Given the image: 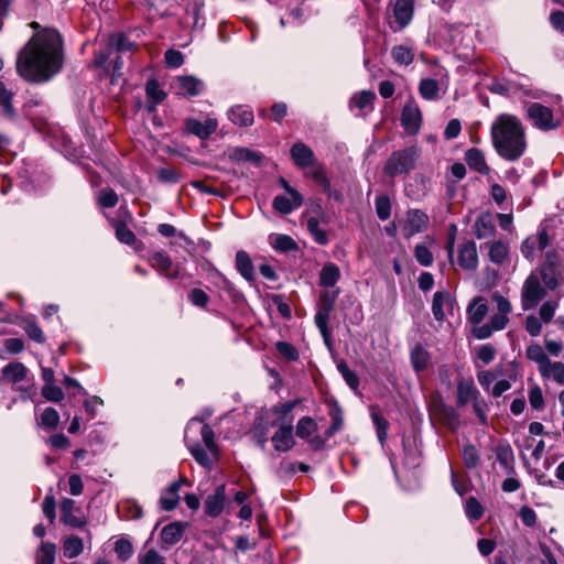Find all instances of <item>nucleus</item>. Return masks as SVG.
<instances>
[{
  "label": "nucleus",
  "instance_id": "nucleus-1",
  "mask_svg": "<svg viewBox=\"0 0 564 564\" xmlns=\"http://www.w3.org/2000/svg\"><path fill=\"white\" fill-rule=\"evenodd\" d=\"M63 66V42L54 29L35 33L20 52L17 70L32 83H43L57 74Z\"/></svg>",
  "mask_w": 564,
  "mask_h": 564
},
{
  "label": "nucleus",
  "instance_id": "nucleus-2",
  "mask_svg": "<svg viewBox=\"0 0 564 564\" xmlns=\"http://www.w3.org/2000/svg\"><path fill=\"white\" fill-rule=\"evenodd\" d=\"M490 138L497 154L509 162L522 158L528 148L525 127L511 113H501L492 121Z\"/></svg>",
  "mask_w": 564,
  "mask_h": 564
},
{
  "label": "nucleus",
  "instance_id": "nucleus-3",
  "mask_svg": "<svg viewBox=\"0 0 564 564\" xmlns=\"http://www.w3.org/2000/svg\"><path fill=\"white\" fill-rule=\"evenodd\" d=\"M338 295V289L333 291H323L319 295L318 307L314 317L315 324L321 332L324 343L329 349L332 348V335L328 328V321Z\"/></svg>",
  "mask_w": 564,
  "mask_h": 564
},
{
  "label": "nucleus",
  "instance_id": "nucleus-4",
  "mask_svg": "<svg viewBox=\"0 0 564 564\" xmlns=\"http://www.w3.org/2000/svg\"><path fill=\"white\" fill-rule=\"evenodd\" d=\"M419 150L415 147H409L394 151L387 160L383 172L390 177L408 174L416 164Z\"/></svg>",
  "mask_w": 564,
  "mask_h": 564
},
{
  "label": "nucleus",
  "instance_id": "nucleus-5",
  "mask_svg": "<svg viewBox=\"0 0 564 564\" xmlns=\"http://www.w3.org/2000/svg\"><path fill=\"white\" fill-rule=\"evenodd\" d=\"M546 296V289L540 281L538 273L532 272L524 280L521 288V307L531 311Z\"/></svg>",
  "mask_w": 564,
  "mask_h": 564
},
{
  "label": "nucleus",
  "instance_id": "nucleus-6",
  "mask_svg": "<svg viewBox=\"0 0 564 564\" xmlns=\"http://www.w3.org/2000/svg\"><path fill=\"white\" fill-rule=\"evenodd\" d=\"M527 117L535 128L542 131H551L560 126L552 109L540 102H532L527 107Z\"/></svg>",
  "mask_w": 564,
  "mask_h": 564
},
{
  "label": "nucleus",
  "instance_id": "nucleus-7",
  "mask_svg": "<svg viewBox=\"0 0 564 564\" xmlns=\"http://www.w3.org/2000/svg\"><path fill=\"white\" fill-rule=\"evenodd\" d=\"M273 425L278 426V430L271 437V442L273 447L278 452H288L292 449L295 445V440L293 436V420L289 419V421L273 422Z\"/></svg>",
  "mask_w": 564,
  "mask_h": 564
},
{
  "label": "nucleus",
  "instance_id": "nucleus-8",
  "mask_svg": "<svg viewBox=\"0 0 564 564\" xmlns=\"http://www.w3.org/2000/svg\"><path fill=\"white\" fill-rule=\"evenodd\" d=\"M422 121V111L416 101L414 99L408 100L401 112V124L405 132L415 135L421 129Z\"/></svg>",
  "mask_w": 564,
  "mask_h": 564
},
{
  "label": "nucleus",
  "instance_id": "nucleus-9",
  "mask_svg": "<svg viewBox=\"0 0 564 564\" xmlns=\"http://www.w3.org/2000/svg\"><path fill=\"white\" fill-rule=\"evenodd\" d=\"M430 224L429 216L421 209H409L402 224V232L405 238L424 231Z\"/></svg>",
  "mask_w": 564,
  "mask_h": 564
},
{
  "label": "nucleus",
  "instance_id": "nucleus-10",
  "mask_svg": "<svg viewBox=\"0 0 564 564\" xmlns=\"http://www.w3.org/2000/svg\"><path fill=\"white\" fill-rule=\"evenodd\" d=\"M414 7L412 0H397L393 4V17L397 26L391 25L394 32L408 26L413 19Z\"/></svg>",
  "mask_w": 564,
  "mask_h": 564
},
{
  "label": "nucleus",
  "instance_id": "nucleus-11",
  "mask_svg": "<svg viewBox=\"0 0 564 564\" xmlns=\"http://www.w3.org/2000/svg\"><path fill=\"white\" fill-rule=\"evenodd\" d=\"M204 88V83L194 76H178L174 82V89L182 97L197 96Z\"/></svg>",
  "mask_w": 564,
  "mask_h": 564
},
{
  "label": "nucleus",
  "instance_id": "nucleus-12",
  "mask_svg": "<svg viewBox=\"0 0 564 564\" xmlns=\"http://www.w3.org/2000/svg\"><path fill=\"white\" fill-rule=\"evenodd\" d=\"M150 264L161 275L167 279H176L178 275V268L172 262V259L164 252L158 251L150 258Z\"/></svg>",
  "mask_w": 564,
  "mask_h": 564
},
{
  "label": "nucleus",
  "instance_id": "nucleus-13",
  "mask_svg": "<svg viewBox=\"0 0 564 564\" xmlns=\"http://www.w3.org/2000/svg\"><path fill=\"white\" fill-rule=\"evenodd\" d=\"M480 398V393L477 390L474 380L471 378H462L457 381V393L456 404L457 406H464L469 402H475Z\"/></svg>",
  "mask_w": 564,
  "mask_h": 564
},
{
  "label": "nucleus",
  "instance_id": "nucleus-14",
  "mask_svg": "<svg viewBox=\"0 0 564 564\" xmlns=\"http://www.w3.org/2000/svg\"><path fill=\"white\" fill-rule=\"evenodd\" d=\"M193 431L199 432L202 440H203L206 448L208 449V452L212 455L217 456L218 447L215 442V433H214L213 429L208 424H202L198 420H192L187 425L186 435L188 436V433H191Z\"/></svg>",
  "mask_w": 564,
  "mask_h": 564
},
{
  "label": "nucleus",
  "instance_id": "nucleus-15",
  "mask_svg": "<svg viewBox=\"0 0 564 564\" xmlns=\"http://www.w3.org/2000/svg\"><path fill=\"white\" fill-rule=\"evenodd\" d=\"M61 521L72 528H83L86 524V519L82 516H76L77 511L75 501L70 498H64L61 501Z\"/></svg>",
  "mask_w": 564,
  "mask_h": 564
},
{
  "label": "nucleus",
  "instance_id": "nucleus-16",
  "mask_svg": "<svg viewBox=\"0 0 564 564\" xmlns=\"http://www.w3.org/2000/svg\"><path fill=\"white\" fill-rule=\"evenodd\" d=\"M458 263L464 270L474 271L478 267V254L476 243L466 241L458 250Z\"/></svg>",
  "mask_w": 564,
  "mask_h": 564
},
{
  "label": "nucleus",
  "instance_id": "nucleus-17",
  "mask_svg": "<svg viewBox=\"0 0 564 564\" xmlns=\"http://www.w3.org/2000/svg\"><path fill=\"white\" fill-rule=\"evenodd\" d=\"M186 129L189 133L200 139L209 138L217 129V120L207 118L204 121L197 119H187Z\"/></svg>",
  "mask_w": 564,
  "mask_h": 564
},
{
  "label": "nucleus",
  "instance_id": "nucleus-18",
  "mask_svg": "<svg viewBox=\"0 0 564 564\" xmlns=\"http://www.w3.org/2000/svg\"><path fill=\"white\" fill-rule=\"evenodd\" d=\"M474 234L478 239H487L494 237L496 232L495 217L491 213L480 214L473 226Z\"/></svg>",
  "mask_w": 564,
  "mask_h": 564
},
{
  "label": "nucleus",
  "instance_id": "nucleus-19",
  "mask_svg": "<svg viewBox=\"0 0 564 564\" xmlns=\"http://www.w3.org/2000/svg\"><path fill=\"white\" fill-rule=\"evenodd\" d=\"M183 482H186L185 478H181L177 481L172 482L161 495L160 506L165 511H172L176 508L180 501L178 491Z\"/></svg>",
  "mask_w": 564,
  "mask_h": 564
},
{
  "label": "nucleus",
  "instance_id": "nucleus-20",
  "mask_svg": "<svg viewBox=\"0 0 564 564\" xmlns=\"http://www.w3.org/2000/svg\"><path fill=\"white\" fill-rule=\"evenodd\" d=\"M225 505V486L216 487L214 494L209 495L205 500V513L209 517H217L224 510Z\"/></svg>",
  "mask_w": 564,
  "mask_h": 564
},
{
  "label": "nucleus",
  "instance_id": "nucleus-21",
  "mask_svg": "<svg viewBox=\"0 0 564 564\" xmlns=\"http://www.w3.org/2000/svg\"><path fill=\"white\" fill-rule=\"evenodd\" d=\"M480 248L488 250V258L494 264L502 265L508 259L509 247L500 240L488 241Z\"/></svg>",
  "mask_w": 564,
  "mask_h": 564
},
{
  "label": "nucleus",
  "instance_id": "nucleus-22",
  "mask_svg": "<svg viewBox=\"0 0 564 564\" xmlns=\"http://www.w3.org/2000/svg\"><path fill=\"white\" fill-rule=\"evenodd\" d=\"M291 156L294 164L300 169H306L314 163L315 155L313 151L304 143L297 142L291 148Z\"/></svg>",
  "mask_w": 564,
  "mask_h": 564
},
{
  "label": "nucleus",
  "instance_id": "nucleus-23",
  "mask_svg": "<svg viewBox=\"0 0 564 564\" xmlns=\"http://www.w3.org/2000/svg\"><path fill=\"white\" fill-rule=\"evenodd\" d=\"M26 367L21 362H10L0 373V381L7 383H18L24 380Z\"/></svg>",
  "mask_w": 564,
  "mask_h": 564
},
{
  "label": "nucleus",
  "instance_id": "nucleus-24",
  "mask_svg": "<svg viewBox=\"0 0 564 564\" xmlns=\"http://www.w3.org/2000/svg\"><path fill=\"white\" fill-rule=\"evenodd\" d=\"M290 197L275 196L273 199V208L281 214L288 215L299 208L303 203L301 194H289Z\"/></svg>",
  "mask_w": 564,
  "mask_h": 564
},
{
  "label": "nucleus",
  "instance_id": "nucleus-25",
  "mask_svg": "<svg viewBox=\"0 0 564 564\" xmlns=\"http://www.w3.org/2000/svg\"><path fill=\"white\" fill-rule=\"evenodd\" d=\"M465 160L468 166L480 174H488L490 169L486 163L484 153L476 148H471L466 151Z\"/></svg>",
  "mask_w": 564,
  "mask_h": 564
},
{
  "label": "nucleus",
  "instance_id": "nucleus-26",
  "mask_svg": "<svg viewBox=\"0 0 564 564\" xmlns=\"http://www.w3.org/2000/svg\"><path fill=\"white\" fill-rule=\"evenodd\" d=\"M229 119L235 124L248 127L253 123L254 116H253V111L249 107L238 105V106L231 107V109L229 110Z\"/></svg>",
  "mask_w": 564,
  "mask_h": 564
},
{
  "label": "nucleus",
  "instance_id": "nucleus-27",
  "mask_svg": "<svg viewBox=\"0 0 564 564\" xmlns=\"http://www.w3.org/2000/svg\"><path fill=\"white\" fill-rule=\"evenodd\" d=\"M185 524L182 522H173L165 525L161 531V540L167 545L176 544L183 536Z\"/></svg>",
  "mask_w": 564,
  "mask_h": 564
},
{
  "label": "nucleus",
  "instance_id": "nucleus-28",
  "mask_svg": "<svg viewBox=\"0 0 564 564\" xmlns=\"http://www.w3.org/2000/svg\"><path fill=\"white\" fill-rule=\"evenodd\" d=\"M488 313V306L482 297H476L468 305L467 314L468 319L473 325H478L482 322Z\"/></svg>",
  "mask_w": 564,
  "mask_h": 564
},
{
  "label": "nucleus",
  "instance_id": "nucleus-29",
  "mask_svg": "<svg viewBox=\"0 0 564 564\" xmlns=\"http://www.w3.org/2000/svg\"><path fill=\"white\" fill-rule=\"evenodd\" d=\"M452 306V300L448 292H436L433 296L432 312L437 321L445 318V308Z\"/></svg>",
  "mask_w": 564,
  "mask_h": 564
},
{
  "label": "nucleus",
  "instance_id": "nucleus-30",
  "mask_svg": "<svg viewBox=\"0 0 564 564\" xmlns=\"http://www.w3.org/2000/svg\"><path fill=\"white\" fill-rule=\"evenodd\" d=\"M236 268L238 272L247 280V281H253L254 279V271H253V264L251 261V258L249 254L240 250L236 253Z\"/></svg>",
  "mask_w": 564,
  "mask_h": 564
},
{
  "label": "nucleus",
  "instance_id": "nucleus-31",
  "mask_svg": "<svg viewBox=\"0 0 564 564\" xmlns=\"http://www.w3.org/2000/svg\"><path fill=\"white\" fill-rule=\"evenodd\" d=\"M270 245L273 249L281 252L294 251L297 249L295 240L283 234H272L269 237Z\"/></svg>",
  "mask_w": 564,
  "mask_h": 564
},
{
  "label": "nucleus",
  "instance_id": "nucleus-32",
  "mask_svg": "<svg viewBox=\"0 0 564 564\" xmlns=\"http://www.w3.org/2000/svg\"><path fill=\"white\" fill-rule=\"evenodd\" d=\"M185 441L187 444V447L192 454V456L195 458V460L203 467L210 468L212 467V459L207 451H205L199 443L196 441H191L187 435H185Z\"/></svg>",
  "mask_w": 564,
  "mask_h": 564
},
{
  "label": "nucleus",
  "instance_id": "nucleus-33",
  "mask_svg": "<svg viewBox=\"0 0 564 564\" xmlns=\"http://www.w3.org/2000/svg\"><path fill=\"white\" fill-rule=\"evenodd\" d=\"M340 279V270L334 263L325 264L319 273V284L324 288H333Z\"/></svg>",
  "mask_w": 564,
  "mask_h": 564
},
{
  "label": "nucleus",
  "instance_id": "nucleus-34",
  "mask_svg": "<svg viewBox=\"0 0 564 564\" xmlns=\"http://www.w3.org/2000/svg\"><path fill=\"white\" fill-rule=\"evenodd\" d=\"M328 414L332 417V425L325 432L326 438L333 437L344 426L343 410L337 402L332 403Z\"/></svg>",
  "mask_w": 564,
  "mask_h": 564
},
{
  "label": "nucleus",
  "instance_id": "nucleus-35",
  "mask_svg": "<svg viewBox=\"0 0 564 564\" xmlns=\"http://www.w3.org/2000/svg\"><path fill=\"white\" fill-rule=\"evenodd\" d=\"M543 378L552 379L557 384H564V364L561 361L550 360L547 365L540 371Z\"/></svg>",
  "mask_w": 564,
  "mask_h": 564
},
{
  "label": "nucleus",
  "instance_id": "nucleus-36",
  "mask_svg": "<svg viewBox=\"0 0 564 564\" xmlns=\"http://www.w3.org/2000/svg\"><path fill=\"white\" fill-rule=\"evenodd\" d=\"M84 551V542L76 535H70L63 541V554L66 558H75Z\"/></svg>",
  "mask_w": 564,
  "mask_h": 564
},
{
  "label": "nucleus",
  "instance_id": "nucleus-37",
  "mask_svg": "<svg viewBox=\"0 0 564 564\" xmlns=\"http://www.w3.org/2000/svg\"><path fill=\"white\" fill-rule=\"evenodd\" d=\"M431 357L430 354L422 347L415 346L411 351V362L415 371L420 372L427 368Z\"/></svg>",
  "mask_w": 564,
  "mask_h": 564
},
{
  "label": "nucleus",
  "instance_id": "nucleus-38",
  "mask_svg": "<svg viewBox=\"0 0 564 564\" xmlns=\"http://www.w3.org/2000/svg\"><path fill=\"white\" fill-rule=\"evenodd\" d=\"M375 98L376 94L372 90H362L350 98V107H356L360 111L371 109Z\"/></svg>",
  "mask_w": 564,
  "mask_h": 564
},
{
  "label": "nucleus",
  "instance_id": "nucleus-39",
  "mask_svg": "<svg viewBox=\"0 0 564 564\" xmlns=\"http://www.w3.org/2000/svg\"><path fill=\"white\" fill-rule=\"evenodd\" d=\"M419 91L422 98L426 100H435L438 98L440 86L435 79L424 78L420 82Z\"/></svg>",
  "mask_w": 564,
  "mask_h": 564
},
{
  "label": "nucleus",
  "instance_id": "nucleus-40",
  "mask_svg": "<svg viewBox=\"0 0 564 564\" xmlns=\"http://www.w3.org/2000/svg\"><path fill=\"white\" fill-rule=\"evenodd\" d=\"M307 169L308 171L305 173V175L312 177L316 183L322 185L325 191H328L330 184L323 166L318 164L316 160H314V163L308 165Z\"/></svg>",
  "mask_w": 564,
  "mask_h": 564
},
{
  "label": "nucleus",
  "instance_id": "nucleus-41",
  "mask_svg": "<svg viewBox=\"0 0 564 564\" xmlns=\"http://www.w3.org/2000/svg\"><path fill=\"white\" fill-rule=\"evenodd\" d=\"M56 555V546L54 543L42 542L37 554L36 562L37 564H54Z\"/></svg>",
  "mask_w": 564,
  "mask_h": 564
},
{
  "label": "nucleus",
  "instance_id": "nucleus-42",
  "mask_svg": "<svg viewBox=\"0 0 564 564\" xmlns=\"http://www.w3.org/2000/svg\"><path fill=\"white\" fill-rule=\"evenodd\" d=\"M527 357L538 365L539 371H541V369H543L551 360L544 352L543 348L538 344L530 345L527 348Z\"/></svg>",
  "mask_w": 564,
  "mask_h": 564
},
{
  "label": "nucleus",
  "instance_id": "nucleus-43",
  "mask_svg": "<svg viewBox=\"0 0 564 564\" xmlns=\"http://www.w3.org/2000/svg\"><path fill=\"white\" fill-rule=\"evenodd\" d=\"M20 326L24 329L26 335L36 343H43L45 336L41 327L35 323L33 318H24Z\"/></svg>",
  "mask_w": 564,
  "mask_h": 564
},
{
  "label": "nucleus",
  "instance_id": "nucleus-44",
  "mask_svg": "<svg viewBox=\"0 0 564 564\" xmlns=\"http://www.w3.org/2000/svg\"><path fill=\"white\" fill-rule=\"evenodd\" d=\"M391 55L395 63L405 66L410 65L414 59L412 48L404 45L394 46L391 51Z\"/></svg>",
  "mask_w": 564,
  "mask_h": 564
},
{
  "label": "nucleus",
  "instance_id": "nucleus-45",
  "mask_svg": "<svg viewBox=\"0 0 564 564\" xmlns=\"http://www.w3.org/2000/svg\"><path fill=\"white\" fill-rule=\"evenodd\" d=\"M317 431V424L311 416H303L296 424V435L300 438H307Z\"/></svg>",
  "mask_w": 564,
  "mask_h": 564
},
{
  "label": "nucleus",
  "instance_id": "nucleus-46",
  "mask_svg": "<svg viewBox=\"0 0 564 564\" xmlns=\"http://www.w3.org/2000/svg\"><path fill=\"white\" fill-rule=\"evenodd\" d=\"M307 230L313 236L314 240L319 245H327L328 237L326 232L321 228L319 220L315 217H311L307 220Z\"/></svg>",
  "mask_w": 564,
  "mask_h": 564
},
{
  "label": "nucleus",
  "instance_id": "nucleus-47",
  "mask_svg": "<svg viewBox=\"0 0 564 564\" xmlns=\"http://www.w3.org/2000/svg\"><path fill=\"white\" fill-rule=\"evenodd\" d=\"M371 419L377 430L378 440L383 445L388 435L389 422L378 412H372Z\"/></svg>",
  "mask_w": 564,
  "mask_h": 564
},
{
  "label": "nucleus",
  "instance_id": "nucleus-48",
  "mask_svg": "<svg viewBox=\"0 0 564 564\" xmlns=\"http://www.w3.org/2000/svg\"><path fill=\"white\" fill-rule=\"evenodd\" d=\"M496 457L499 464L506 469H512L513 453L509 445H499L496 448Z\"/></svg>",
  "mask_w": 564,
  "mask_h": 564
},
{
  "label": "nucleus",
  "instance_id": "nucleus-49",
  "mask_svg": "<svg viewBox=\"0 0 564 564\" xmlns=\"http://www.w3.org/2000/svg\"><path fill=\"white\" fill-rule=\"evenodd\" d=\"M465 512L470 520L477 521L484 516V508L475 497H469L465 503Z\"/></svg>",
  "mask_w": 564,
  "mask_h": 564
},
{
  "label": "nucleus",
  "instance_id": "nucleus-50",
  "mask_svg": "<svg viewBox=\"0 0 564 564\" xmlns=\"http://www.w3.org/2000/svg\"><path fill=\"white\" fill-rule=\"evenodd\" d=\"M463 460L468 469H474L479 464V453L474 445H466L463 448Z\"/></svg>",
  "mask_w": 564,
  "mask_h": 564
},
{
  "label": "nucleus",
  "instance_id": "nucleus-51",
  "mask_svg": "<svg viewBox=\"0 0 564 564\" xmlns=\"http://www.w3.org/2000/svg\"><path fill=\"white\" fill-rule=\"evenodd\" d=\"M337 369L343 376L346 383L354 390H356L359 386V378L358 376L348 368L347 364L344 360H340L337 364Z\"/></svg>",
  "mask_w": 564,
  "mask_h": 564
},
{
  "label": "nucleus",
  "instance_id": "nucleus-52",
  "mask_svg": "<svg viewBox=\"0 0 564 564\" xmlns=\"http://www.w3.org/2000/svg\"><path fill=\"white\" fill-rule=\"evenodd\" d=\"M116 237L117 239L126 245H133L137 240L133 231L123 223L116 224Z\"/></svg>",
  "mask_w": 564,
  "mask_h": 564
},
{
  "label": "nucleus",
  "instance_id": "nucleus-53",
  "mask_svg": "<svg viewBox=\"0 0 564 564\" xmlns=\"http://www.w3.org/2000/svg\"><path fill=\"white\" fill-rule=\"evenodd\" d=\"M376 213L381 220H387L391 216V202L388 196H379L375 202Z\"/></svg>",
  "mask_w": 564,
  "mask_h": 564
},
{
  "label": "nucleus",
  "instance_id": "nucleus-54",
  "mask_svg": "<svg viewBox=\"0 0 564 564\" xmlns=\"http://www.w3.org/2000/svg\"><path fill=\"white\" fill-rule=\"evenodd\" d=\"M557 307H558V301H556V300L545 301L539 310V317L544 323H550L553 319Z\"/></svg>",
  "mask_w": 564,
  "mask_h": 564
},
{
  "label": "nucleus",
  "instance_id": "nucleus-55",
  "mask_svg": "<svg viewBox=\"0 0 564 564\" xmlns=\"http://www.w3.org/2000/svg\"><path fill=\"white\" fill-rule=\"evenodd\" d=\"M437 414L446 424L452 427L457 424L458 414L453 408L447 406L444 403H440L437 404Z\"/></svg>",
  "mask_w": 564,
  "mask_h": 564
},
{
  "label": "nucleus",
  "instance_id": "nucleus-56",
  "mask_svg": "<svg viewBox=\"0 0 564 564\" xmlns=\"http://www.w3.org/2000/svg\"><path fill=\"white\" fill-rule=\"evenodd\" d=\"M145 91L148 97L155 104L163 101L166 97V94L161 89L159 82L155 79H151L147 83Z\"/></svg>",
  "mask_w": 564,
  "mask_h": 564
},
{
  "label": "nucleus",
  "instance_id": "nucleus-57",
  "mask_svg": "<svg viewBox=\"0 0 564 564\" xmlns=\"http://www.w3.org/2000/svg\"><path fill=\"white\" fill-rule=\"evenodd\" d=\"M231 158L237 161L259 163L262 159V155L257 151L240 148L234 151Z\"/></svg>",
  "mask_w": 564,
  "mask_h": 564
},
{
  "label": "nucleus",
  "instance_id": "nucleus-58",
  "mask_svg": "<svg viewBox=\"0 0 564 564\" xmlns=\"http://www.w3.org/2000/svg\"><path fill=\"white\" fill-rule=\"evenodd\" d=\"M59 422V414L54 408H46L41 415V425L46 429H55Z\"/></svg>",
  "mask_w": 564,
  "mask_h": 564
},
{
  "label": "nucleus",
  "instance_id": "nucleus-59",
  "mask_svg": "<svg viewBox=\"0 0 564 564\" xmlns=\"http://www.w3.org/2000/svg\"><path fill=\"white\" fill-rule=\"evenodd\" d=\"M416 261L423 267H430L433 263V254L425 245H416L414 249Z\"/></svg>",
  "mask_w": 564,
  "mask_h": 564
},
{
  "label": "nucleus",
  "instance_id": "nucleus-60",
  "mask_svg": "<svg viewBox=\"0 0 564 564\" xmlns=\"http://www.w3.org/2000/svg\"><path fill=\"white\" fill-rule=\"evenodd\" d=\"M42 395L52 402H59L64 399L63 390L53 383L44 384L42 388Z\"/></svg>",
  "mask_w": 564,
  "mask_h": 564
},
{
  "label": "nucleus",
  "instance_id": "nucleus-61",
  "mask_svg": "<svg viewBox=\"0 0 564 564\" xmlns=\"http://www.w3.org/2000/svg\"><path fill=\"white\" fill-rule=\"evenodd\" d=\"M98 203L106 208L115 207L118 203V196L111 188H104L98 193Z\"/></svg>",
  "mask_w": 564,
  "mask_h": 564
},
{
  "label": "nucleus",
  "instance_id": "nucleus-62",
  "mask_svg": "<svg viewBox=\"0 0 564 564\" xmlns=\"http://www.w3.org/2000/svg\"><path fill=\"white\" fill-rule=\"evenodd\" d=\"M529 402L534 410H541L544 408V397L542 389L534 384L529 390Z\"/></svg>",
  "mask_w": 564,
  "mask_h": 564
},
{
  "label": "nucleus",
  "instance_id": "nucleus-63",
  "mask_svg": "<svg viewBox=\"0 0 564 564\" xmlns=\"http://www.w3.org/2000/svg\"><path fill=\"white\" fill-rule=\"evenodd\" d=\"M538 275L540 276V281H543L542 284L546 291H554L558 286V281L552 270L542 268Z\"/></svg>",
  "mask_w": 564,
  "mask_h": 564
},
{
  "label": "nucleus",
  "instance_id": "nucleus-64",
  "mask_svg": "<svg viewBox=\"0 0 564 564\" xmlns=\"http://www.w3.org/2000/svg\"><path fill=\"white\" fill-rule=\"evenodd\" d=\"M140 564H166L164 557L155 550H148L144 554L139 555Z\"/></svg>",
  "mask_w": 564,
  "mask_h": 564
}]
</instances>
